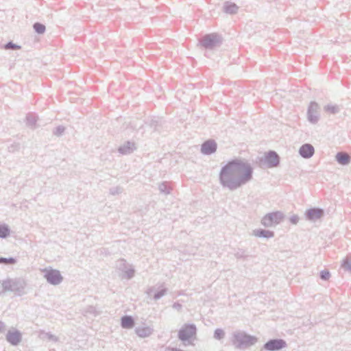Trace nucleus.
I'll return each mask as SVG.
<instances>
[{
  "label": "nucleus",
  "mask_w": 351,
  "mask_h": 351,
  "mask_svg": "<svg viewBox=\"0 0 351 351\" xmlns=\"http://www.w3.org/2000/svg\"><path fill=\"white\" fill-rule=\"evenodd\" d=\"M251 165L241 159H233L223 166L219 173V181L223 189L234 191L253 178Z\"/></svg>",
  "instance_id": "obj_1"
},
{
  "label": "nucleus",
  "mask_w": 351,
  "mask_h": 351,
  "mask_svg": "<svg viewBox=\"0 0 351 351\" xmlns=\"http://www.w3.org/2000/svg\"><path fill=\"white\" fill-rule=\"evenodd\" d=\"M230 341L236 348L241 350L255 345L258 341V338L256 336L248 335L243 330H237L232 333Z\"/></svg>",
  "instance_id": "obj_2"
},
{
  "label": "nucleus",
  "mask_w": 351,
  "mask_h": 351,
  "mask_svg": "<svg viewBox=\"0 0 351 351\" xmlns=\"http://www.w3.org/2000/svg\"><path fill=\"white\" fill-rule=\"evenodd\" d=\"M285 217V214L281 211L269 213L263 217L261 223L265 228L274 227L280 224Z\"/></svg>",
  "instance_id": "obj_3"
},
{
  "label": "nucleus",
  "mask_w": 351,
  "mask_h": 351,
  "mask_svg": "<svg viewBox=\"0 0 351 351\" xmlns=\"http://www.w3.org/2000/svg\"><path fill=\"white\" fill-rule=\"evenodd\" d=\"M200 45L205 49H212L220 46L222 43L221 37L217 34H206L199 40Z\"/></svg>",
  "instance_id": "obj_4"
},
{
  "label": "nucleus",
  "mask_w": 351,
  "mask_h": 351,
  "mask_svg": "<svg viewBox=\"0 0 351 351\" xmlns=\"http://www.w3.org/2000/svg\"><path fill=\"white\" fill-rule=\"evenodd\" d=\"M197 334V327L194 324H185L179 330L178 337L182 342L189 341Z\"/></svg>",
  "instance_id": "obj_5"
},
{
  "label": "nucleus",
  "mask_w": 351,
  "mask_h": 351,
  "mask_svg": "<svg viewBox=\"0 0 351 351\" xmlns=\"http://www.w3.org/2000/svg\"><path fill=\"white\" fill-rule=\"evenodd\" d=\"M44 278L52 285H58L63 281V277L59 270L55 269H45Z\"/></svg>",
  "instance_id": "obj_6"
},
{
  "label": "nucleus",
  "mask_w": 351,
  "mask_h": 351,
  "mask_svg": "<svg viewBox=\"0 0 351 351\" xmlns=\"http://www.w3.org/2000/svg\"><path fill=\"white\" fill-rule=\"evenodd\" d=\"M319 106L315 101H311L307 109V120L312 124H316L319 120Z\"/></svg>",
  "instance_id": "obj_7"
},
{
  "label": "nucleus",
  "mask_w": 351,
  "mask_h": 351,
  "mask_svg": "<svg viewBox=\"0 0 351 351\" xmlns=\"http://www.w3.org/2000/svg\"><path fill=\"white\" fill-rule=\"evenodd\" d=\"M286 341L282 339H272L267 341L262 350L267 351H279L287 347Z\"/></svg>",
  "instance_id": "obj_8"
},
{
  "label": "nucleus",
  "mask_w": 351,
  "mask_h": 351,
  "mask_svg": "<svg viewBox=\"0 0 351 351\" xmlns=\"http://www.w3.org/2000/svg\"><path fill=\"white\" fill-rule=\"evenodd\" d=\"M8 291L14 292L16 295H22L24 294L25 283L23 280L19 279H8Z\"/></svg>",
  "instance_id": "obj_9"
},
{
  "label": "nucleus",
  "mask_w": 351,
  "mask_h": 351,
  "mask_svg": "<svg viewBox=\"0 0 351 351\" xmlns=\"http://www.w3.org/2000/svg\"><path fill=\"white\" fill-rule=\"evenodd\" d=\"M324 215V210L320 208H311L305 212V217L307 220L315 221Z\"/></svg>",
  "instance_id": "obj_10"
},
{
  "label": "nucleus",
  "mask_w": 351,
  "mask_h": 351,
  "mask_svg": "<svg viewBox=\"0 0 351 351\" xmlns=\"http://www.w3.org/2000/svg\"><path fill=\"white\" fill-rule=\"evenodd\" d=\"M217 144L213 139L205 141L201 145V152L204 155H211L216 152Z\"/></svg>",
  "instance_id": "obj_11"
},
{
  "label": "nucleus",
  "mask_w": 351,
  "mask_h": 351,
  "mask_svg": "<svg viewBox=\"0 0 351 351\" xmlns=\"http://www.w3.org/2000/svg\"><path fill=\"white\" fill-rule=\"evenodd\" d=\"M265 162L269 168L276 167L280 164V156L275 151H269L265 154Z\"/></svg>",
  "instance_id": "obj_12"
},
{
  "label": "nucleus",
  "mask_w": 351,
  "mask_h": 351,
  "mask_svg": "<svg viewBox=\"0 0 351 351\" xmlns=\"http://www.w3.org/2000/svg\"><path fill=\"white\" fill-rule=\"evenodd\" d=\"M6 340L12 346L19 345L22 341V334L18 330H8L6 334Z\"/></svg>",
  "instance_id": "obj_13"
},
{
  "label": "nucleus",
  "mask_w": 351,
  "mask_h": 351,
  "mask_svg": "<svg viewBox=\"0 0 351 351\" xmlns=\"http://www.w3.org/2000/svg\"><path fill=\"white\" fill-rule=\"evenodd\" d=\"M315 153V149L314 147L309 143H305L302 145L300 149H299V154L300 155L306 159L311 158Z\"/></svg>",
  "instance_id": "obj_14"
},
{
  "label": "nucleus",
  "mask_w": 351,
  "mask_h": 351,
  "mask_svg": "<svg viewBox=\"0 0 351 351\" xmlns=\"http://www.w3.org/2000/svg\"><path fill=\"white\" fill-rule=\"evenodd\" d=\"M136 149L134 142L127 141L119 147L118 152L123 155H128L132 153Z\"/></svg>",
  "instance_id": "obj_15"
},
{
  "label": "nucleus",
  "mask_w": 351,
  "mask_h": 351,
  "mask_svg": "<svg viewBox=\"0 0 351 351\" xmlns=\"http://www.w3.org/2000/svg\"><path fill=\"white\" fill-rule=\"evenodd\" d=\"M154 332V329L149 326H138L135 328L136 334L142 338L150 336Z\"/></svg>",
  "instance_id": "obj_16"
},
{
  "label": "nucleus",
  "mask_w": 351,
  "mask_h": 351,
  "mask_svg": "<svg viewBox=\"0 0 351 351\" xmlns=\"http://www.w3.org/2000/svg\"><path fill=\"white\" fill-rule=\"evenodd\" d=\"M253 235L260 238L270 239L274 237V232L265 229H256L253 230Z\"/></svg>",
  "instance_id": "obj_17"
},
{
  "label": "nucleus",
  "mask_w": 351,
  "mask_h": 351,
  "mask_svg": "<svg viewBox=\"0 0 351 351\" xmlns=\"http://www.w3.org/2000/svg\"><path fill=\"white\" fill-rule=\"evenodd\" d=\"M337 162L341 165H347L351 161V157L348 154L344 152H339L335 156Z\"/></svg>",
  "instance_id": "obj_18"
},
{
  "label": "nucleus",
  "mask_w": 351,
  "mask_h": 351,
  "mask_svg": "<svg viewBox=\"0 0 351 351\" xmlns=\"http://www.w3.org/2000/svg\"><path fill=\"white\" fill-rule=\"evenodd\" d=\"M134 319L131 315H124L121 319V326L123 328H132L134 326Z\"/></svg>",
  "instance_id": "obj_19"
},
{
  "label": "nucleus",
  "mask_w": 351,
  "mask_h": 351,
  "mask_svg": "<svg viewBox=\"0 0 351 351\" xmlns=\"http://www.w3.org/2000/svg\"><path fill=\"white\" fill-rule=\"evenodd\" d=\"M239 7L234 3L226 1L223 5V10L226 14H234L237 12Z\"/></svg>",
  "instance_id": "obj_20"
},
{
  "label": "nucleus",
  "mask_w": 351,
  "mask_h": 351,
  "mask_svg": "<svg viewBox=\"0 0 351 351\" xmlns=\"http://www.w3.org/2000/svg\"><path fill=\"white\" fill-rule=\"evenodd\" d=\"M38 118L36 115L29 113L26 116V124L32 128L35 127Z\"/></svg>",
  "instance_id": "obj_21"
},
{
  "label": "nucleus",
  "mask_w": 351,
  "mask_h": 351,
  "mask_svg": "<svg viewBox=\"0 0 351 351\" xmlns=\"http://www.w3.org/2000/svg\"><path fill=\"white\" fill-rule=\"evenodd\" d=\"M324 110L332 114H337L340 112V108L338 105L328 104L324 106Z\"/></svg>",
  "instance_id": "obj_22"
},
{
  "label": "nucleus",
  "mask_w": 351,
  "mask_h": 351,
  "mask_svg": "<svg viewBox=\"0 0 351 351\" xmlns=\"http://www.w3.org/2000/svg\"><path fill=\"white\" fill-rule=\"evenodd\" d=\"M10 234V229L6 224L0 225V238L5 239L8 237Z\"/></svg>",
  "instance_id": "obj_23"
},
{
  "label": "nucleus",
  "mask_w": 351,
  "mask_h": 351,
  "mask_svg": "<svg viewBox=\"0 0 351 351\" xmlns=\"http://www.w3.org/2000/svg\"><path fill=\"white\" fill-rule=\"evenodd\" d=\"M33 28L34 31L38 34L45 33L46 29L45 25L38 22H36L33 25Z\"/></svg>",
  "instance_id": "obj_24"
},
{
  "label": "nucleus",
  "mask_w": 351,
  "mask_h": 351,
  "mask_svg": "<svg viewBox=\"0 0 351 351\" xmlns=\"http://www.w3.org/2000/svg\"><path fill=\"white\" fill-rule=\"evenodd\" d=\"M225 331L221 328H217L214 331L213 337L217 340H221L225 337Z\"/></svg>",
  "instance_id": "obj_25"
},
{
  "label": "nucleus",
  "mask_w": 351,
  "mask_h": 351,
  "mask_svg": "<svg viewBox=\"0 0 351 351\" xmlns=\"http://www.w3.org/2000/svg\"><path fill=\"white\" fill-rule=\"evenodd\" d=\"M158 189L160 193H165L166 195L169 194L171 191V189L167 185L166 182L160 183L158 186Z\"/></svg>",
  "instance_id": "obj_26"
},
{
  "label": "nucleus",
  "mask_w": 351,
  "mask_h": 351,
  "mask_svg": "<svg viewBox=\"0 0 351 351\" xmlns=\"http://www.w3.org/2000/svg\"><path fill=\"white\" fill-rule=\"evenodd\" d=\"M65 130H66V128L64 126L58 125L53 130V134L56 136H61L64 133Z\"/></svg>",
  "instance_id": "obj_27"
},
{
  "label": "nucleus",
  "mask_w": 351,
  "mask_h": 351,
  "mask_svg": "<svg viewBox=\"0 0 351 351\" xmlns=\"http://www.w3.org/2000/svg\"><path fill=\"white\" fill-rule=\"evenodd\" d=\"M16 263V260L14 258H4L0 257V263H3L5 265H14Z\"/></svg>",
  "instance_id": "obj_28"
},
{
  "label": "nucleus",
  "mask_w": 351,
  "mask_h": 351,
  "mask_svg": "<svg viewBox=\"0 0 351 351\" xmlns=\"http://www.w3.org/2000/svg\"><path fill=\"white\" fill-rule=\"evenodd\" d=\"M234 256L237 258L245 259L248 256L246 254L245 250L243 249H239L235 253Z\"/></svg>",
  "instance_id": "obj_29"
},
{
  "label": "nucleus",
  "mask_w": 351,
  "mask_h": 351,
  "mask_svg": "<svg viewBox=\"0 0 351 351\" xmlns=\"http://www.w3.org/2000/svg\"><path fill=\"white\" fill-rule=\"evenodd\" d=\"M167 292V288H163L160 289V291L156 292L154 295V299L155 300H158L160 299L162 296H164Z\"/></svg>",
  "instance_id": "obj_30"
},
{
  "label": "nucleus",
  "mask_w": 351,
  "mask_h": 351,
  "mask_svg": "<svg viewBox=\"0 0 351 351\" xmlns=\"http://www.w3.org/2000/svg\"><path fill=\"white\" fill-rule=\"evenodd\" d=\"M319 277L323 280H328L330 278V273L328 269L322 270L319 273Z\"/></svg>",
  "instance_id": "obj_31"
},
{
  "label": "nucleus",
  "mask_w": 351,
  "mask_h": 351,
  "mask_svg": "<svg viewBox=\"0 0 351 351\" xmlns=\"http://www.w3.org/2000/svg\"><path fill=\"white\" fill-rule=\"evenodd\" d=\"M8 282L7 280L2 282L0 281V294H2L6 291H8Z\"/></svg>",
  "instance_id": "obj_32"
},
{
  "label": "nucleus",
  "mask_w": 351,
  "mask_h": 351,
  "mask_svg": "<svg viewBox=\"0 0 351 351\" xmlns=\"http://www.w3.org/2000/svg\"><path fill=\"white\" fill-rule=\"evenodd\" d=\"M4 48L5 49L16 50L21 49V46L12 43V41H10L4 45Z\"/></svg>",
  "instance_id": "obj_33"
},
{
  "label": "nucleus",
  "mask_w": 351,
  "mask_h": 351,
  "mask_svg": "<svg viewBox=\"0 0 351 351\" xmlns=\"http://www.w3.org/2000/svg\"><path fill=\"white\" fill-rule=\"evenodd\" d=\"M161 125L160 119H152L149 123L151 128H153L154 130H158V126Z\"/></svg>",
  "instance_id": "obj_34"
},
{
  "label": "nucleus",
  "mask_w": 351,
  "mask_h": 351,
  "mask_svg": "<svg viewBox=\"0 0 351 351\" xmlns=\"http://www.w3.org/2000/svg\"><path fill=\"white\" fill-rule=\"evenodd\" d=\"M117 267L120 270L124 271L128 268V264L124 259H121L118 261Z\"/></svg>",
  "instance_id": "obj_35"
},
{
  "label": "nucleus",
  "mask_w": 351,
  "mask_h": 351,
  "mask_svg": "<svg viewBox=\"0 0 351 351\" xmlns=\"http://www.w3.org/2000/svg\"><path fill=\"white\" fill-rule=\"evenodd\" d=\"M123 272L127 279H131L134 275V269L133 268H127Z\"/></svg>",
  "instance_id": "obj_36"
},
{
  "label": "nucleus",
  "mask_w": 351,
  "mask_h": 351,
  "mask_svg": "<svg viewBox=\"0 0 351 351\" xmlns=\"http://www.w3.org/2000/svg\"><path fill=\"white\" fill-rule=\"evenodd\" d=\"M20 149V144L19 143H14L8 147L9 152H15Z\"/></svg>",
  "instance_id": "obj_37"
},
{
  "label": "nucleus",
  "mask_w": 351,
  "mask_h": 351,
  "mask_svg": "<svg viewBox=\"0 0 351 351\" xmlns=\"http://www.w3.org/2000/svg\"><path fill=\"white\" fill-rule=\"evenodd\" d=\"M122 192V188L120 186H115L110 189V193L112 195H118Z\"/></svg>",
  "instance_id": "obj_38"
},
{
  "label": "nucleus",
  "mask_w": 351,
  "mask_h": 351,
  "mask_svg": "<svg viewBox=\"0 0 351 351\" xmlns=\"http://www.w3.org/2000/svg\"><path fill=\"white\" fill-rule=\"evenodd\" d=\"M85 313H89V314H93L94 315H97L96 308H95V307H94L93 306H88L85 311Z\"/></svg>",
  "instance_id": "obj_39"
},
{
  "label": "nucleus",
  "mask_w": 351,
  "mask_h": 351,
  "mask_svg": "<svg viewBox=\"0 0 351 351\" xmlns=\"http://www.w3.org/2000/svg\"><path fill=\"white\" fill-rule=\"evenodd\" d=\"M289 221L292 223V224H297L299 221V217L296 215H292L290 218H289Z\"/></svg>",
  "instance_id": "obj_40"
},
{
  "label": "nucleus",
  "mask_w": 351,
  "mask_h": 351,
  "mask_svg": "<svg viewBox=\"0 0 351 351\" xmlns=\"http://www.w3.org/2000/svg\"><path fill=\"white\" fill-rule=\"evenodd\" d=\"M173 308L177 310L178 311H180L182 308V305L179 302H176L173 303Z\"/></svg>",
  "instance_id": "obj_41"
},
{
  "label": "nucleus",
  "mask_w": 351,
  "mask_h": 351,
  "mask_svg": "<svg viewBox=\"0 0 351 351\" xmlns=\"http://www.w3.org/2000/svg\"><path fill=\"white\" fill-rule=\"evenodd\" d=\"M343 267L351 271V261H345L343 263Z\"/></svg>",
  "instance_id": "obj_42"
},
{
  "label": "nucleus",
  "mask_w": 351,
  "mask_h": 351,
  "mask_svg": "<svg viewBox=\"0 0 351 351\" xmlns=\"http://www.w3.org/2000/svg\"><path fill=\"white\" fill-rule=\"evenodd\" d=\"M47 335L49 339H51L53 341H58V337L56 336H55L52 334H50V333H47Z\"/></svg>",
  "instance_id": "obj_43"
},
{
  "label": "nucleus",
  "mask_w": 351,
  "mask_h": 351,
  "mask_svg": "<svg viewBox=\"0 0 351 351\" xmlns=\"http://www.w3.org/2000/svg\"><path fill=\"white\" fill-rule=\"evenodd\" d=\"M6 329V325L4 322L0 321V332H3Z\"/></svg>",
  "instance_id": "obj_44"
},
{
  "label": "nucleus",
  "mask_w": 351,
  "mask_h": 351,
  "mask_svg": "<svg viewBox=\"0 0 351 351\" xmlns=\"http://www.w3.org/2000/svg\"><path fill=\"white\" fill-rule=\"evenodd\" d=\"M154 291V287H151L147 289V290L146 291V293L147 295H151L152 293Z\"/></svg>",
  "instance_id": "obj_45"
}]
</instances>
